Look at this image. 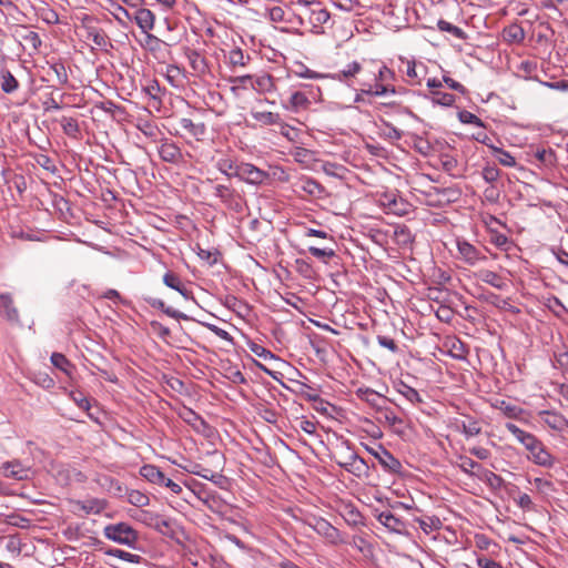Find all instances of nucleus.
<instances>
[{"instance_id": "9b49d317", "label": "nucleus", "mask_w": 568, "mask_h": 568, "mask_svg": "<svg viewBox=\"0 0 568 568\" xmlns=\"http://www.w3.org/2000/svg\"><path fill=\"white\" fill-rule=\"evenodd\" d=\"M458 257L468 265H475L487 257L477 247L467 241H457Z\"/></svg>"}, {"instance_id": "a18cd8bd", "label": "nucleus", "mask_w": 568, "mask_h": 568, "mask_svg": "<svg viewBox=\"0 0 568 568\" xmlns=\"http://www.w3.org/2000/svg\"><path fill=\"white\" fill-rule=\"evenodd\" d=\"M555 457L546 449L545 445L542 444L541 450L537 452V455L534 458V463L536 465L550 468L555 465Z\"/></svg>"}, {"instance_id": "c85d7f7f", "label": "nucleus", "mask_w": 568, "mask_h": 568, "mask_svg": "<svg viewBox=\"0 0 568 568\" xmlns=\"http://www.w3.org/2000/svg\"><path fill=\"white\" fill-rule=\"evenodd\" d=\"M252 89L260 92H271L275 89L273 77L270 74H263L253 79Z\"/></svg>"}, {"instance_id": "a878e982", "label": "nucleus", "mask_w": 568, "mask_h": 568, "mask_svg": "<svg viewBox=\"0 0 568 568\" xmlns=\"http://www.w3.org/2000/svg\"><path fill=\"white\" fill-rule=\"evenodd\" d=\"M146 301L152 307L161 310L164 314H166L168 316H170L172 318H175V320H187L189 318L184 313L176 311L170 306H166V304L162 300L149 298Z\"/></svg>"}, {"instance_id": "f3484780", "label": "nucleus", "mask_w": 568, "mask_h": 568, "mask_svg": "<svg viewBox=\"0 0 568 568\" xmlns=\"http://www.w3.org/2000/svg\"><path fill=\"white\" fill-rule=\"evenodd\" d=\"M377 520L394 532H403L405 529V524L402 519L396 517L390 511H382L377 515Z\"/></svg>"}, {"instance_id": "b1692460", "label": "nucleus", "mask_w": 568, "mask_h": 568, "mask_svg": "<svg viewBox=\"0 0 568 568\" xmlns=\"http://www.w3.org/2000/svg\"><path fill=\"white\" fill-rule=\"evenodd\" d=\"M311 104V101L303 92H294L288 101V105H285L286 109L298 112L301 110H306Z\"/></svg>"}, {"instance_id": "6ab92c4d", "label": "nucleus", "mask_w": 568, "mask_h": 568, "mask_svg": "<svg viewBox=\"0 0 568 568\" xmlns=\"http://www.w3.org/2000/svg\"><path fill=\"white\" fill-rule=\"evenodd\" d=\"M352 462L353 463H339V466L357 477L368 473V465L366 462L354 452H352Z\"/></svg>"}, {"instance_id": "412c9836", "label": "nucleus", "mask_w": 568, "mask_h": 568, "mask_svg": "<svg viewBox=\"0 0 568 568\" xmlns=\"http://www.w3.org/2000/svg\"><path fill=\"white\" fill-rule=\"evenodd\" d=\"M475 277L483 283L489 284L495 288L503 290L506 286L503 277L494 271L479 270L475 273Z\"/></svg>"}, {"instance_id": "774afa93", "label": "nucleus", "mask_w": 568, "mask_h": 568, "mask_svg": "<svg viewBox=\"0 0 568 568\" xmlns=\"http://www.w3.org/2000/svg\"><path fill=\"white\" fill-rule=\"evenodd\" d=\"M477 565L479 568H503L499 562L486 557H477Z\"/></svg>"}, {"instance_id": "052dcab7", "label": "nucleus", "mask_w": 568, "mask_h": 568, "mask_svg": "<svg viewBox=\"0 0 568 568\" xmlns=\"http://www.w3.org/2000/svg\"><path fill=\"white\" fill-rule=\"evenodd\" d=\"M516 504L525 511H532L535 505L528 494H520L516 499Z\"/></svg>"}, {"instance_id": "603ef678", "label": "nucleus", "mask_w": 568, "mask_h": 568, "mask_svg": "<svg viewBox=\"0 0 568 568\" xmlns=\"http://www.w3.org/2000/svg\"><path fill=\"white\" fill-rule=\"evenodd\" d=\"M500 170L495 165H486L481 171V176L485 180V182L489 183L490 185L498 181L500 178Z\"/></svg>"}, {"instance_id": "e2e57ef3", "label": "nucleus", "mask_w": 568, "mask_h": 568, "mask_svg": "<svg viewBox=\"0 0 568 568\" xmlns=\"http://www.w3.org/2000/svg\"><path fill=\"white\" fill-rule=\"evenodd\" d=\"M308 252L317 258H325V257L329 258V257L335 256V252L332 248H320L316 246H310Z\"/></svg>"}, {"instance_id": "aec40b11", "label": "nucleus", "mask_w": 568, "mask_h": 568, "mask_svg": "<svg viewBox=\"0 0 568 568\" xmlns=\"http://www.w3.org/2000/svg\"><path fill=\"white\" fill-rule=\"evenodd\" d=\"M140 475L149 483L162 486L164 483V473L160 470L155 465L146 464L140 468Z\"/></svg>"}, {"instance_id": "20e7f679", "label": "nucleus", "mask_w": 568, "mask_h": 568, "mask_svg": "<svg viewBox=\"0 0 568 568\" xmlns=\"http://www.w3.org/2000/svg\"><path fill=\"white\" fill-rule=\"evenodd\" d=\"M460 191L455 187H437L432 186L425 192L426 204L434 207H443L450 203H455L460 197Z\"/></svg>"}, {"instance_id": "c9c22d12", "label": "nucleus", "mask_w": 568, "mask_h": 568, "mask_svg": "<svg viewBox=\"0 0 568 568\" xmlns=\"http://www.w3.org/2000/svg\"><path fill=\"white\" fill-rule=\"evenodd\" d=\"M457 466L462 469L463 473L470 476L477 475L476 470H479L481 468L480 464H478L477 462L473 460L467 456H459Z\"/></svg>"}, {"instance_id": "79ce46f5", "label": "nucleus", "mask_w": 568, "mask_h": 568, "mask_svg": "<svg viewBox=\"0 0 568 568\" xmlns=\"http://www.w3.org/2000/svg\"><path fill=\"white\" fill-rule=\"evenodd\" d=\"M239 164L240 163H236L234 160H232L231 158H222L220 160H217L216 162V169L223 173L224 175H226L227 178H232L234 176L233 175V172L236 171V168H239Z\"/></svg>"}, {"instance_id": "2f4dec72", "label": "nucleus", "mask_w": 568, "mask_h": 568, "mask_svg": "<svg viewBox=\"0 0 568 568\" xmlns=\"http://www.w3.org/2000/svg\"><path fill=\"white\" fill-rule=\"evenodd\" d=\"M229 82L233 84L231 88L232 93L237 95L241 89H252L253 77L250 74L231 77Z\"/></svg>"}, {"instance_id": "473e14b6", "label": "nucleus", "mask_w": 568, "mask_h": 568, "mask_svg": "<svg viewBox=\"0 0 568 568\" xmlns=\"http://www.w3.org/2000/svg\"><path fill=\"white\" fill-rule=\"evenodd\" d=\"M61 128L63 133L70 138L77 139L80 135V126L74 118L63 116L60 120Z\"/></svg>"}, {"instance_id": "49530a36", "label": "nucleus", "mask_w": 568, "mask_h": 568, "mask_svg": "<svg viewBox=\"0 0 568 568\" xmlns=\"http://www.w3.org/2000/svg\"><path fill=\"white\" fill-rule=\"evenodd\" d=\"M437 27L440 31L448 32L457 39H460V40L466 39V33L463 29H460L457 26L452 24L450 22H448L446 20H442V19L438 20Z\"/></svg>"}, {"instance_id": "6e6552de", "label": "nucleus", "mask_w": 568, "mask_h": 568, "mask_svg": "<svg viewBox=\"0 0 568 568\" xmlns=\"http://www.w3.org/2000/svg\"><path fill=\"white\" fill-rule=\"evenodd\" d=\"M1 474L6 478L14 480H27L30 478L32 471L31 468L24 466L20 460L14 459L6 462L1 467Z\"/></svg>"}, {"instance_id": "ea45409f", "label": "nucleus", "mask_w": 568, "mask_h": 568, "mask_svg": "<svg viewBox=\"0 0 568 568\" xmlns=\"http://www.w3.org/2000/svg\"><path fill=\"white\" fill-rule=\"evenodd\" d=\"M462 429L467 437L477 436L481 433L480 423L473 417H467L462 422Z\"/></svg>"}, {"instance_id": "58836bf2", "label": "nucleus", "mask_w": 568, "mask_h": 568, "mask_svg": "<svg viewBox=\"0 0 568 568\" xmlns=\"http://www.w3.org/2000/svg\"><path fill=\"white\" fill-rule=\"evenodd\" d=\"M250 60V55H245L240 48L232 49L229 53V61L233 68L245 67Z\"/></svg>"}, {"instance_id": "4be33fe9", "label": "nucleus", "mask_w": 568, "mask_h": 568, "mask_svg": "<svg viewBox=\"0 0 568 568\" xmlns=\"http://www.w3.org/2000/svg\"><path fill=\"white\" fill-rule=\"evenodd\" d=\"M505 427L525 448L537 438L534 434L523 430L514 423L508 422L505 424Z\"/></svg>"}, {"instance_id": "680f3d73", "label": "nucleus", "mask_w": 568, "mask_h": 568, "mask_svg": "<svg viewBox=\"0 0 568 568\" xmlns=\"http://www.w3.org/2000/svg\"><path fill=\"white\" fill-rule=\"evenodd\" d=\"M385 136L390 141H398L402 139L403 132L395 128L392 123L385 122Z\"/></svg>"}, {"instance_id": "cd10ccee", "label": "nucleus", "mask_w": 568, "mask_h": 568, "mask_svg": "<svg viewBox=\"0 0 568 568\" xmlns=\"http://www.w3.org/2000/svg\"><path fill=\"white\" fill-rule=\"evenodd\" d=\"M190 473L206 480H210L214 484H219L223 479V476L221 474L213 471L212 469L206 468L200 464L194 465L193 469H191Z\"/></svg>"}, {"instance_id": "0e129e2a", "label": "nucleus", "mask_w": 568, "mask_h": 568, "mask_svg": "<svg viewBox=\"0 0 568 568\" xmlns=\"http://www.w3.org/2000/svg\"><path fill=\"white\" fill-rule=\"evenodd\" d=\"M418 524H419V527L426 532L428 534L429 531H432L433 529H437L438 526H439V519H434V518H430L428 517L427 519H417Z\"/></svg>"}, {"instance_id": "8fccbe9b", "label": "nucleus", "mask_w": 568, "mask_h": 568, "mask_svg": "<svg viewBox=\"0 0 568 568\" xmlns=\"http://www.w3.org/2000/svg\"><path fill=\"white\" fill-rule=\"evenodd\" d=\"M268 18L272 22L294 23L293 18H287L284 9L278 6L268 9Z\"/></svg>"}, {"instance_id": "9d476101", "label": "nucleus", "mask_w": 568, "mask_h": 568, "mask_svg": "<svg viewBox=\"0 0 568 568\" xmlns=\"http://www.w3.org/2000/svg\"><path fill=\"white\" fill-rule=\"evenodd\" d=\"M158 152L161 160L168 163L178 164L183 160L181 149L176 143L170 141L169 139L161 140Z\"/></svg>"}, {"instance_id": "0eeeda50", "label": "nucleus", "mask_w": 568, "mask_h": 568, "mask_svg": "<svg viewBox=\"0 0 568 568\" xmlns=\"http://www.w3.org/2000/svg\"><path fill=\"white\" fill-rule=\"evenodd\" d=\"M234 178L250 184H262L267 174L251 163H240L236 171L233 172Z\"/></svg>"}, {"instance_id": "a211bd4d", "label": "nucleus", "mask_w": 568, "mask_h": 568, "mask_svg": "<svg viewBox=\"0 0 568 568\" xmlns=\"http://www.w3.org/2000/svg\"><path fill=\"white\" fill-rule=\"evenodd\" d=\"M16 34L21 39L23 43H26L30 49L34 51L41 47L42 42L39 34L29 30L24 26H18L16 29Z\"/></svg>"}, {"instance_id": "4468645a", "label": "nucleus", "mask_w": 568, "mask_h": 568, "mask_svg": "<svg viewBox=\"0 0 568 568\" xmlns=\"http://www.w3.org/2000/svg\"><path fill=\"white\" fill-rule=\"evenodd\" d=\"M132 20L135 21L142 32L148 33L154 27L155 16L151 10L140 7L134 10Z\"/></svg>"}, {"instance_id": "de8ad7c7", "label": "nucleus", "mask_w": 568, "mask_h": 568, "mask_svg": "<svg viewBox=\"0 0 568 568\" xmlns=\"http://www.w3.org/2000/svg\"><path fill=\"white\" fill-rule=\"evenodd\" d=\"M491 150L494 151V154L496 155L498 162L507 168H513L516 165L515 158L507 151L496 148L494 145H489Z\"/></svg>"}, {"instance_id": "dca6fc26", "label": "nucleus", "mask_w": 568, "mask_h": 568, "mask_svg": "<svg viewBox=\"0 0 568 568\" xmlns=\"http://www.w3.org/2000/svg\"><path fill=\"white\" fill-rule=\"evenodd\" d=\"M0 312L1 314L12 323L19 322V312L13 305V300L11 294L1 293L0 294Z\"/></svg>"}, {"instance_id": "72a5a7b5", "label": "nucleus", "mask_w": 568, "mask_h": 568, "mask_svg": "<svg viewBox=\"0 0 568 568\" xmlns=\"http://www.w3.org/2000/svg\"><path fill=\"white\" fill-rule=\"evenodd\" d=\"M187 59L191 68L197 73H205L207 71V64L204 59L197 51L191 50L187 53Z\"/></svg>"}, {"instance_id": "f03ea898", "label": "nucleus", "mask_w": 568, "mask_h": 568, "mask_svg": "<svg viewBox=\"0 0 568 568\" xmlns=\"http://www.w3.org/2000/svg\"><path fill=\"white\" fill-rule=\"evenodd\" d=\"M103 535L109 540L130 547L138 540V532L126 523L110 524L105 526Z\"/></svg>"}, {"instance_id": "4c0bfd02", "label": "nucleus", "mask_w": 568, "mask_h": 568, "mask_svg": "<svg viewBox=\"0 0 568 568\" xmlns=\"http://www.w3.org/2000/svg\"><path fill=\"white\" fill-rule=\"evenodd\" d=\"M88 39H90L97 47L102 49H105L109 45L108 36L101 29L90 28L88 30Z\"/></svg>"}, {"instance_id": "7ed1b4c3", "label": "nucleus", "mask_w": 568, "mask_h": 568, "mask_svg": "<svg viewBox=\"0 0 568 568\" xmlns=\"http://www.w3.org/2000/svg\"><path fill=\"white\" fill-rule=\"evenodd\" d=\"M213 194L229 210H232L236 213H240L243 211L245 200H244L243 195L237 190L232 187L231 185L215 184V185H213Z\"/></svg>"}, {"instance_id": "39448f33", "label": "nucleus", "mask_w": 568, "mask_h": 568, "mask_svg": "<svg viewBox=\"0 0 568 568\" xmlns=\"http://www.w3.org/2000/svg\"><path fill=\"white\" fill-rule=\"evenodd\" d=\"M366 450L378 460L385 471L400 474L403 468L402 463L384 446L378 445L376 449L366 446Z\"/></svg>"}, {"instance_id": "1a4fd4ad", "label": "nucleus", "mask_w": 568, "mask_h": 568, "mask_svg": "<svg viewBox=\"0 0 568 568\" xmlns=\"http://www.w3.org/2000/svg\"><path fill=\"white\" fill-rule=\"evenodd\" d=\"M329 19L331 13L322 4L308 9V24L311 26V31L315 34L324 33L323 27Z\"/></svg>"}, {"instance_id": "7c9ffc66", "label": "nucleus", "mask_w": 568, "mask_h": 568, "mask_svg": "<svg viewBox=\"0 0 568 568\" xmlns=\"http://www.w3.org/2000/svg\"><path fill=\"white\" fill-rule=\"evenodd\" d=\"M252 118L264 125H274L281 123L280 114L271 111L252 112Z\"/></svg>"}, {"instance_id": "c756f323", "label": "nucleus", "mask_w": 568, "mask_h": 568, "mask_svg": "<svg viewBox=\"0 0 568 568\" xmlns=\"http://www.w3.org/2000/svg\"><path fill=\"white\" fill-rule=\"evenodd\" d=\"M51 363L68 376H71L74 371V365L61 353H53L51 355Z\"/></svg>"}, {"instance_id": "6e6d98bb", "label": "nucleus", "mask_w": 568, "mask_h": 568, "mask_svg": "<svg viewBox=\"0 0 568 568\" xmlns=\"http://www.w3.org/2000/svg\"><path fill=\"white\" fill-rule=\"evenodd\" d=\"M458 119L462 123L474 124L480 128L484 126L483 121L477 115L467 110L460 111L458 113Z\"/></svg>"}, {"instance_id": "f257e3e1", "label": "nucleus", "mask_w": 568, "mask_h": 568, "mask_svg": "<svg viewBox=\"0 0 568 568\" xmlns=\"http://www.w3.org/2000/svg\"><path fill=\"white\" fill-rule=\"evenodd\" d=\"M361 72H367L372 75V83H388L395 79V73L393 70L387 68L384 63H377L375 61H368L364 63H359L357 61H353L347 64V67L336 73L334 79L345 82L347 84H352L354 79H356L357 74Z\"/></svg>"}, {"instance_id": "13d9d810", "label": "nucleus", "mask_w": 568, "mask_h": 568, "mask_svg": "<svg viewBox=\"0 0 568 568\" xmlns=\"http://www.w3.org/2000/svg\"><path fill=\"white\" fill-rule=\"evenodd\" d=\"M378 412L382 414L385 422L392 426L403 423V419L399 418L390 408L383 406L382 409H379Z\"/></svg>"}, {"instance_id": "a19ab883", "label": "nucleus", "mask_w": 568, "mask_h": 568, "mask_svg": "<svg viewBox=\"0 0 568 568\" xmlns=\"http://www.w3.org/2000/svg\"><path fill=\"white\" fill-rule=\"evenodd\" d=\"M412 143L415 151L424 156H427L433 152V146L429 141L417 134L412 135Z\"/></svg>"}, {"instance_id": "864d4df0", "label": "nucleus", "mask_w": 568, "mask_h": 568, "mask_svg": "<svg viewBox=\"0 0 568 568\" xmlns=\"http://www.w3.org/2000/svg\"><path fill=\"white\" fill-rule=\"evenodd\" d=\"M292 155L294 156L295 161L304 164H307L313 160V152L301 146L295 148L292 152Z\"/></svg>"}, {"instance_id": "37998d69", "label": "nucleus", "mask_w": 568, "mask_h": 568, "mask_svg": "<svg viewBox=\"0 0 568 568\" xmlns=\"http://www.w3.org/2000/svg\"><path fill=\"white\" fill-rule=\"evenodd\" d=\"M432 101L435 104L443 106H452L455 103V95L446 92H442L439 90L430 91Z\"/></svg>"}, {"instance_id": "4d7b16f0", "label": "nucleus", "mask_w": 568, "mask_h": 568, "mask_svg": "<svg viewBox=\"0 0 568 568\" xmlns=\"http://www.w3.org/2000/svg\"><path fill=\"white\" fill-rule=\"evenodd\" d=\"M138 128L145 136L154 140L156 139L160 132L158 126L150 121H145L144 123L139 124Z\"/></svg>"}, {"instance_id": "ddd939ff", "label": "nucleus", "mask_w": 568, "mask_h": 568, "mask_svg": "<svg viewBox=\"0 0 568 568\" xmlns=\"http://www.w3.org/2000/svg\"><path fill=\"white\" fill-rule=\"evenodd\" d=\"M361 91L366 95L379 97L387 93H395V87L387 83H372L371 79H363L361 81Z\"/></svg>"}, {"instance_id": "5701e85b", "label": "nucleus", "mask_w": 568, "mask_h": 568, "mask_svg": "<svg viewBox=\"0 0 568 568\" xmlns=\"http://www.w3.org/2000/svg\"><path fill=\"white\" fill-rule=\"evenodd\" d=\"M358 396L377 410L382 409V404L386 403V398L384 396L371 388L358 389Z\"/></svg>"}, {"instance_id": "5fc2aeb1", "label": "nucleus", "mask_w": 568, "mask_h": 568, "mask_svg": "<svg viewBox=\"0 0 568 568\" xmlns=\"http://www.w3.org/2000/svg\"><path fill=\"white\" fill-rule=\"evenodd\" d=\"M303 190L310 195L314 196H318L324 192V187L313 179H307L304 181Z\"/></svg>"}, {"instance_id": "393cba45", "label": "nucleus", "mask_w": 568, "mask_h": 568, "mask_svg": "<svg viewBox=\"0 0 568 568\" xmlns=\"http://www.w3.org/2000/svg\"><path fill=\"white\" fill-rule=\"evenodd\" d=\"M163 283L170 287V288H173L175 290L176 292H179L182 296L184 297H187L189 295V291L187 288L183 285L180 276L173 272H166L164 275H163Z\"/></svg>"}, {"instance_id": "2eb2a0df", "label": "nucleus", "mask_w": 568, "mask_h": 568, "mask_svg": "<svg viewBox=\"0 0 568 568\" xmlns=\"http://www.w3.org/2000/svg\"><path fill=\"white\" fill-rule=\"evenodd\" d=\"M180 126L185 130L196 141H203L206 136V125L203 122H193L191 119L182 118Z\"/></svg>"}, {"instance_id": "f8f14e48", "label": "nucleus", "mask_w": 568, "mask_h": 568, "mask_svg": "<svg viewBox=\"0 0 568 568\" xmlns=\"http://www.w3.org/2000/svg\"><path fill=\"white\" fill-rule=\"evenodd\" d=\"M538 416L546 426L554 430L562 433L568 429V420L557 412L542 410Z\"/></svg>"}, {"instance_id": "423d86ee", "label": "nucleus", "mask_w": 568, "mask_h": 568, "mask_svg": "<svg viewBox=\"0 0 568 568\" xmlns=\"http://www.w3.org/2000/svg\"><path fill=\"white\" fill-rule=\"evenodd\" d=\"M311 527L329 544L338 545L345 542L341 531L324 518H314Z\"/></svg>"}, {"instance_id": "09e8293b", "label": "nucleus", "mask_w": 568, "mask_h": 568, "mask_svg": "<svg viewBox=\"0 0 568 568\" xmlns=\"http://www.w3.org/2000/svg\"><path fill=\"white\" fill-rule=\"evenodd\" d=\"M128 501L135 507H144L149 505L150 498L140 490H130L128 493Z\"/></svg>"}, {"instance_id": "f704fd0d", "label": "nucleus", "mask_w": 568, "mask_h": 568, "mask_svg": "<svg viewBox=\"0 0 568 568\" xmlns=\"http://www.w3.org/2000/svg\"><path fill=\"white\" fill-rule=\"evenodd\" d=\"M113 7L114 10L111 11V14L120 26L126 28L129 23L132 21L133 12L131 13L129 10H126L120 4H113Z\"/></svg>"}, {"instance_id": "69168bd1", "label": "nucleus", "mask_w": 568, "mask_h": 568, "mask_svg": "<svg viewBox=\"0 0 568 568\" xmlns=\"http://www.w3.org/2000/svg\"><path fill=\"white\" fill-rule=\"evenodd\" d=\"M535 156L545 164H551L555 158V154L551 150H537Z\"/></svg>"}, {"instance_id": "3c124183", "label": "nucleus", "mask_w": 568, "mask_h": 568, "mask_svg": "<svg viewBox=\"0 0 568 568\" xmlns=\"http://www.w3.org/2000/svg\"><path fill=\"white\" fill-rule=\"evenodd\" d=\"M398 392L413 404L422 402L418 392L403 382L399 384Z\"/></svg>"}, {"instance_id": "c03bdc74", "label": "nucleus", "mask_w": 568, "mask_h": 568, "mask_svg": "<svg viewBox=\"0 0 568 568\" xmlns=\"http://www.w3.org/2000/svg\"><path fill=\"white\" fill-rule=\"evenodd\" d=\"M406 64L405 73L408 78V83L412 85L420 84L422 78L417 71V64L414 60H402Z\"/></svg>"}, {"instance_id": "338daca9", "label": "nucleus", "mask_w": 568, "mask_h": 568, "mask_svg": "<svg viewBox=\"0 0 568 568\" xmlns=\"http://www.w3.org/2000/svg\"><path fill=\"white\" fill-rule=\"evenodd\" d=\"M556 367L568 371V352H560L555 355Z\"/></svg>"}, {"instance_id": "e433bc0d", "label": "nucleus", "mask_w": 568, "mask_h": 568, "mask_svg": "<svg viewBox=\"0 0 568 568\" xmlns=\"http://www.w3.org/2000/svg\"><path fill=\"white\" fill-rule=\"evenodd\" d=\"M1 80V89L6 93H12L19 88L18 80L8 70H2Z\"/></svg>"}, {"instance_id": "bb28decb", "label": "nucleus", "mask_w": 568, "mask_h": 568, "mask_svg": "<svg viewBox=\"0 0 568 568\" xmlns=\"http://www.w3.org/2000/svg\"><path fill=\"white\" fill-rule=\"evenodd\" d=\"M496 407L508 418L521 419L525 414V410L521 407L513 405L506 400L498 402Z\"/></svg>"}, {"instance_id": "bf43d9fd", "label": "nucleus", "mask_w": 568, "mask_h": 568, "mask_svg": "<svg viewBox=\"0 0 568 568\" xmlns=\"http://www.w3.org/2000/svg\"><path fill=\"white\" fill-rule=\"evenodd\" d=\"M536 489L541 494H548L554 490V484L547 479L536 477L532 481Z\"/></svg>"}]
</instances>
